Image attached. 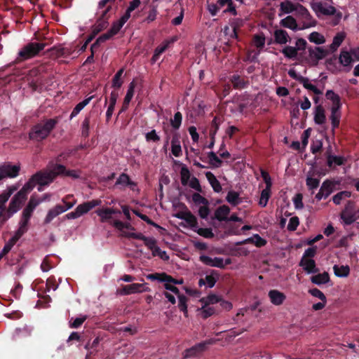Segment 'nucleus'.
I'll use <instances>...</instances> for the list:
<instances>
[{
	"label": "nucleus",
	"instance_id": "774afa93",
	"mask_svg": "<svg viewBox=\"0 0 359 359\" xmlns=\"http://www.w3.org/2000/svg\"><path fill=\"white\" fill-rule=\"evenodd\" d=\"M337 58L335 56H332L327 59L326 61L327 68L332 72H334L337 70Z\"/></svg>",
	"mask_w": 359,
	"mask_h": 359
},
{
	"label": "nucleus",
	"instance_id": "393cba45",
	"mask_svg": "<svg viewBox=\"0 0 359 359\" xmlns=\"http://www.w3.org/2000/svg\"><path fill=\"white\" fill-rule=\"evenodd\" d=\"M205 177L208 179L211 187H212L214 191L219 193L222 191V188L220 182L218 181V180L214 175V174L212 173L211 172H207L205 173Z\"/></svg>",
	"mask_w": 359,
	"mask_h": 359
},
{
	"label": "nucleus",
	"instance_id": "39448f33",
	"mask_svg": "<svg viewBox=\"0 0 359 359\" xmlns=\"http://www.w3.org/2000/svg\"><path fill=\"white\" fill-rule=\"evenodd\" d=\"M18 189L16 185L8 187L0 194V224H4L8 219H6L7 215V210L6 203L8 201L11 196Z\"/></svg>",
	"mask_w": 359,
	"mask_h": 359
},
{
	"label": "nucleus",
	"instance_id": "4be33fe9",
	"mask_svg": "<svg viewBox=\"0 0 359 359\" xmlns=\"http://www.w3.org/2000/svg\"><path fill=\"white\" fill-rule=\"evenodd\" d=\"M275 42L278 44H285L290 40L287 32L284 29H277L274 32Z\"/></svg>",
	"mask_w": 359,
	"mask_h": 359
},
{
	"label": "nucleus",
	"instance_id": "13d9d810",
	"mask_svg": "<svg viewBox=\"0 0 359 359\" xmlns=\"http://www.w3.org/2000/svg\"><path fill=\"white\" fill-rule=\"evenodd\" d=\"M281 52L286 57L290 59L295 58L297 55V49L292 46H286Z\"/></svg>",
	"mask_w": 359,
	"mask_h": 359
},
{
	"label": "nucleus",
	"instance_id": "c756f323",
	"mask_svg": "<svg viewBox=\"0 0 359 359\" xmlns=\"http://www.w3.org/2000/svg\"><path fill=\"white\" fill-rule=\"evenodd\" d=\"M111 212L110 208H99L95 210V213L100 217V222L102 223L109 222L112 218Z\"/></svg>",
	"mask_w": 359,
	"mask_h": 359
},
{
	"label": "nucleus",
	"instance_id": "5701e85b",
	"mask_svg": "<svg viewBox=\"0 0 359 359\" xmlns=\"http://www.w3.org/2000/svg\"><path fill=\"white\" fill-rule=\"evenodd\" d=\"M230 81L231 82L233 87L236 89H243L246 88L248 85V81H245L238 74H233L231 76Z\"/></svg>",
	"mask_w": 359,
	"mask_h": 359
},
{
	"label": "nucleus",
	"instance_id": "5fc2aeb1",
	"mask_svg": "<svg viewBox=\"0 0 359 359\" xmlns=\"http://www.w3.org/2000/svg\"><path fill=\"white\" fill-rule=\"evenodd\" d=\"M134 184L129 176L126 173H121L116 182V185L128 186Z\"/></svg>",
	"mask_w": 359,
	"mask_h": 359
},
{
	"label": "nucleus",
	"instance_id": "a878e982",
	"mask_svg": "<svg viewBox=\"0 0 359 359\" xmlns=\"http://www.w3.org/2000/svg\"><path fill=\"white\" fill-rule=\"evenodd\" d=\"M346 161V159L343 156H338L329 154L327 158V164L329 168H332L335 165H344Z\"/></svg>",
	"mask_w": 359,
	"mask_h": 359
},
{
	"label": "nucleus",
	"instance_id": "473e14b6",
	"mask_svg": "<svg viewBox=\"0 0 359 359\" xmlns=\"http://www.w3.org/2000/svg\"><path fill=\"white\" fill-rule=\"evenodd\" d=\"M93 96H90L89 97L86 98L82 102L78 103L75 107L73 109L71 114H70V118H73L74 117L76 116L79 112L87 105L89 104L90 100H92Z\"/></svg>",
	"mask_w": 359,
	"mask_h": 359
},
{
	"label": "nucleus",
	"instance_id": "a18cd8bd",
	"mask_svg": "<svg viewBox=\"0 0 359 359\" xmlns=\"http://www.w3.org/2000/svg\"><path fill=\"white\" fill-rule=\"evenodd\" d=\"M326 98L332 102V106H341L339 96L332 90H329L325 94Z\"/></svg>",
	"mask_w": 359,
	"mask_h": 359
},
{
	"label": "nucleus",
	"instance_id": "052dcab7",
	"mask_svg": "<svg viewBox=\"0 0 359 359\" xmlns=\"http://www.w3.org/2000/svg\"><path fill=\"white\" fill-rule=\"evenodd\" d=\"M330 282V276L327 272L316 274V285L325 284Z\"/></svg>",
	"mask_w": 359,
	"mask_h": 359
},
{
	"label": "nucleus",
	"instance_id": "c9c22d12",
	"mask_svg": "<svg viewBox=\"0 0 359 359\" xmlns=\"http://www.w3.org/2000/svg\"><path fill=\"white\" fill-rule=\"evenodd\" d=\"M209 164L212 168H219L222 164V161L216 155L214 151L208 153Z\"/></svg>",
	"mask_w": 359,
	"mask_h": 359
},
{
	"label": "nucleus",
	"instance_id": "dca6fc26",
	"mask_svg": "<svg viewBox=\"0 0 359 359\" xmlns=\"http://www.w3.org/2000/svg\"><path fill=\"white\" fill-rule=\"evenodd\" d=\"M65 212L62 205L57 204L54 208L50 209L44 219V224H49L50 222L59 215Z\"/></svg>",
	"mask_w": 359,
	"mask_h": 359
},
{
	"label": "nucleus",
	"instance_id": "69168bd1",
	"mask_svg": "<svg viewBox=\"0 0 359 359\" xmlns=\"http://www.w3.org/2000/svg\"><path fill=\"white\" fill-rule=\"evenodd\" d=\"M299 224V220L298 217L294 216L290 219L289 223L287 224V229L288 231H295L297 226Z\"/></svg>",
	"mask_w": 359,
	"mask_h": 359
},
{
	"label": "nucleus",
	"instance_id": "09e8293b",
	"mask_svg": "<svg viewBox=\"0 0 359 359\" xmlns=\"http://www.w3.org/2000/svg\"><path fill=\"white\" fill-rule=\"evenodd\" d=\"M124 72V69H120L114 76L112 79V87L116 88H120L123 84V81L121 80L122 74Z\"/></svg>",
	"mask_w": 359,
	"mask_h": 359
},
{
	"label": "nucleus",
	"instance_id": "1a4fd4ad",
	"mask_svg": "<svg viewBox=\"0 0 359 359\" xmlns=\"http://www.w3.org/2000/svg\"><path fill=\"white\" fill-rule=\"evenodd\" d=\"M20 168L17 165H11L10 163H4L0 165V180L9 177L14 178L19 175Z\"/></svg>",
	"mask_w": 359,
	"mask_h": 359
},
{
	"label": "nucleus",
	"instance_id": "b1692460",
	"mask_svg": "<svg viewBox=\"0 0 359 359\" xmlns=\"http://www.w3.org/2000/svg\"><path fill=\"white\" fill-rule=\"evenodd\" d=\"M334 273L336 276L339 278H346L350 273V267L348 265H337L333 266Z\"/></svg>",
	"mask_w": 359,
	"mask_h": 359
},
{
	"label": "nucleus",
	"instance_id": "72a5a7b5",
	"mask_svg": "<svg viewBox=\"0 0 359 359\" xmlns=\"http://www.w3.org/2000/svg\"><path fill=\"white\" fill-rule=\"evenodd\" d=\"M128 20L122 15L119 20H116L112 23L111 27L109 30L115 36L118 33L123 25Z\"/></svg>",
	"mask_w": 359,
	"mask_h": 359
},
{
	"label": "nucleus",
	"instance_id": "e433bc0d",
	"mask_svg": "<svg viewBox=\"0 0 359 359\" xmlns=\"http://www.w3.org/2000/svg\"><path fill=\"white\" fill-rule=\"evenodd\" d=\"M108 25V20L97 18L95 24L92 27V30L94 31L95 34H98L105 29Z\"/></svg>",
	"mask_w": 359,
	"mask_h": 359
},
{
	"label": "nucleus",
	"instance_id": "864d4df0",
	"mask_svg": "<svg viewBox=\"0 0 359 359\" xmlns=\"http://www.w3.org/2000/svg\"><path fill=\"white\" fill-rule=\"evenodd\" d=\"M314 164H311V170L309 172V175L306 178V185L311 194L314 193V172H312Z\"/></svg>",
	"mask_w": 359,
	"mask_h": 359
},
{
	"label": "nucleus",
	"instance_id": "c03bdc74",
	"mask_svg": "<svg viewBox=\"0 0 359 359\" xmlns=\"http://www.w3.org/2000/svg\"><path fill=\"white\" fill-rule=\"evenodd\" d=\"M184 221L189 224V226L194 231L198 228V221L196 217L189 211L187 212L186 217Z\"/></svg>",
	"mask_w": 359,
	"mask_h": 359
},
{
	"label": "nucleus",
	"instance_id": "2f4dec72",
	"mask_svg": "<svg viewBox=\"0 0 359 359\" xmlns=\"http://www.w3.org/2000/svg\"><path fill=\"white\" fill-rule=\"evenodd\" d=\"M114 35L108 30L106 33L100 35L96 41L91 45L90 49H97L101 43L105 42L107 40L111 39Z\"/></svg>",
	"mask_w": 359,
	"mask_h": 359
},
{
	"label": "nucleus",
	"instance_id": "f8f14e48",
	"mask_svg": "<svg viewBox=\"0 0 359 359\" xmlns=\"http://www.w3.org/2000/svg\"><path fill=\"white\" fill-rule=\"evenodd\" d=\"M147 278L151 280H158L159 282H168L175 285H180L183 283V279H175L171 276L168 275L166 273H150L147 276Z\"/></svg>",
	"mask_w": 359,
	"mask_h": 359
},
{
	"label": "nucleus",
	"instance_id": "6e6d98bb",
	"mask_svg": "<svg viewBox=\"0 0 359 359\" xmlns=\"http://www.w3.org/2000/svg\"><path fill=\"white\" fill-rule=\"evenodd\" d=\"M351 193L348 191H342L337 193L332 197V201L336 205L340 204L341 201L346 198H349Z\"/></svg>",
	"mask_w": 359,
	"mask_h": 359
},
{
	"label": "nucleus",
	"instance_id": "f03ea898",
	"mask_svg": "<svg viewBox=\"0 0 359 359\" xmlns=\"http://www.w3.org/2000/svg\"><path fill=\"white\" fill-rule=\"evenodd\" d=\"M58 123V118L46 119L44 122L33 126L29 133V138L35 142H41L50 135Z\"/></svg>",
	"mask_w": 359,
	"mask_h": 359
},
{
	"label": "nucleus",
	"instance_id": "4c0bfd02",
	"mask_svg": "<svg viewBox=\"0 0 359 359\" xmlns=\"http://www.w3.org/2000/svg\"><path fill=\"white\" fill-rule=\"evenodd\" d=\"M87 318L88 316L86 315H81L79 317L74 319L72 318L69 322V326L70 328L77 329L82 325Z\"/></svg>",
	"mask_w": 359,
	"mask_h": 359
},
{
	"label": "nucleus",
	"instance_id": "f3484780",
	"mask_svg": "<svg viewBox=\"0 0 359 359\" xmlns=\"http://www.w3.org/2000/svg\"><path fill=\"white\" fill-rule=\"evenodd\" d=\"M210 342L204 341L201 342L195 346H192L191 348L186 350V355L185 357H193L196 355L197 354L203 352L205 351L207 344H209Z\"/></svg>",
	"mask_w": 359,
	"mask_h": 359
},
{
	"label": "nucleus",
	"instance_id": "cd10ccee",
	"mask_svg": "<svg viewBox=\"0 0 359 359\" xmlns=\"http://www.w3.org/2000/svg\"><path fill=\"white\" fill-rule=\"evenodd\" d=\"M36 183L32 180V177L26 182L22 188L18 192V196H22L24 198L27 199V194L34 189Z\"/></svg>",
	"mask_w": 359,
	"mask_h": 359
},
{
	"label": "nucleus",
	"instance_id": "0e129e2a",
	"mask_svg": "<svg viewBox=\"0 0 359 359\" xmlns=\"http://www.w3.org/2000/svg\"><path fill=\"white\" fill-rule=\"evenodd\" d=\"M56 51V56L57 57H66L70 55L71 51L69 48L65 47H54L53 48Z\"/></svg>",
	"mask_w": 359,
	"mask_h": 359
},
{
	"label": "nucleus",
	"instance_id": "aec40b11",
	"mask_svg": "<svg viewBox=\"0 0 359 359\" xmlns=\"http://www.w3.org/2000/svg\"><path fill=\"white\" fill-rule=\"evenodd\" d=\"M230 213V208L229 206L226 205H223L219 206L215 212V218L219 221H227L228 220V215Z\"/></svg>",
	"mask_w": 359,
	"mask_h": 359
},
{
	"label": "nucleus",
	"instance_id": "e2e57ef3",
	"mask_svg": "<svg viewBox=\"0 0 359 359\" xmlns=\"http://www.w3.org/2000/svg\"><path fill=\"white\" fill-rule=\"evenodd\" d=\"M78 214H79V217L83 215L85 213H87L88 211L91 210L90 204L88 202L83 203L82 204L79 205L76 208Z\"/></svg>",
	"mask_w": 359,
	"mask_h": 359
},
{
	"label": "nucleus",
	"instance_id": "4468645a",
	"mask_svg": "<svg viewBox=\"0 0 359 359\" xmlns=\"http://www.w3.org/2000/svg\"><path fill=\"white\" fill-rule=\"evenodd\" d=\"M268 296L270 302L276 306L283 304L286 299L285 294L278 290H271L268 293Z\"/></svg>",
	"mask_w": 359,
	"mask_h": 359
},
{
	"label": "nucleus",
	"instance_id": "c85d7f7f",
	"mask_svg": "<svg viewBox=\"0 0 359 359\" xmlns=\"http://www.w3.org/2000/svg\"><path fill=\"white\" fill-rule=\"evenodd\" d=\"M353 62L352 55L348 51L342 50L339 57V62L344 67H350Z\"/></svg>",
	"mask_w": 359,
	"mask_h": 359
},
{
	"label": "nucleus",
	"instance_id": "20e7f679",
	"mask_svg": "<svg viewBox=\"0 0 359 359\" xmlns=\"http://www.w3.org/2000/svg\"><path fill=\"white\" fill-rule=\"evenodd\" d=\"M46 43L43 42H29L24 45L18 51L13 65L20 64L25 61L37 57L44 50Z\"/></svg>",
	"mask_w": 359,
	"mask_h": 359
},
{
	"label": "nucleus",
	"instance_id": "2eb2a0df",
	"mask_svg": "<svg viewBox=\"0 0 359 359\" xmlns=\"http://www.w3.org/2000/svg\"><path fill=\"white\" fill-rule=\"evenodd\" d=\"M248 243L254 244L257 248H261L266 244V241L262 238L259 234H254L253 236L238 242L236 245H245Z\"/></svg>",
	"mask_w": 359,
	"mask_h": 359
},
{
	"label": "nucleus",
	"instance_id": "412c9836",
	"mask_svg": "<svg viewBox=\"0 0 359 359\" xmlns=\"http://www.w3.org/2000/svg\"><path fill=\"white\" fill-rule=\"evenodd\" d=\"M340 108L341 106H332L331 107L330 119L333 128H337L339 126L341 117Z\"/></svg>",
	"mask_w": 359,
	"mask_h": 359
},
{
	"label": "nucleus",
	"instance_id": "bf43d9fd",
	"mask_svg": "<svg viewBox=\"0 0 359 359\" xmlns=\"http://www.w3.org/2000/svg\"><path fill=\"white\" fill-rule=\"evenodd\" d=\"M194 231L205 238H212L215 236L210 228H197Z\"/></svg>",
	"mask_w": 359,
	"mask_h": 359
},
{
	"label": "nucleus",
	"instance_id": "f257e3e1",
	"mask_svg": "<svg viewBox=\"0 0 359 359\" xmlns=\"http://www.w3.org/2000/svg\"><path fill=\"white\" fill-rule=\"evenodd\" d=\"M64 170H65V165L50 161L46 169L38 171L32 176V180H34L37 185L48 186Z\"/></svg>",
	"mask_w": 359,
	"mask_h": 359
},
{
	"label": "nucleus",
	"instance_id": "79ce46f5",
	"mask_svg": "<svg viewBox=\"0 0 359 359\" xmlns=\"http://www.w3.org/2000/svg\"><path fill=\"white\" fill-rule=\"evenodd\" d=\"M316 298H318L322 302L316 303V311L321 310L323 309L326 304V297L320 290L316 288Z\"/></svg>",
	"mask_w": 359,
	"mask_h": 359
},
{
	"label": "nucleus",
	"instance_id": "0eeeda50",
	"mask_svg": "<svg viewBox=\"0 0 359 359\" xmlns=\"http://www.w3.org/2000/svg\"><path fill=\"white\" fill-rule=\"evenodd\" d=\"M199 260L207 266L217 267L219 269H224L226 266L231 264V259L230 258H227L224 260L222 257H216L212 258L207 255L200 256Z\"/></svg>",
	"mask_w": 359,
	"mask_h": 359
},
{
	"label": "nucleus",
	"instance_id": "6e6552de",
	"mask_svg": "<svg viewBox=\"0 0 359 359\" xmlns=\"http://www.w3.org/2000/svg\"><path fill=\"white\" fill-rule=\"evenodd\" d=\"M298 8H299V11L302 13V15L303 16H309L310 15L308 11L304 8L302 5L300 4H293L291 1H285L283 2H281L280 4V13L278 14L279 16H281L283 14H288L291 13L294 11H297Z\"/></svg>",
	"mask_w": 359,
	"mask_h": 359
},
{
	"label": "nucleus",
	"instance_id": "ea45409f",
	"mask_svg": "<svg viewBox=\"0 0 359 359\" xmlns=\"http://www.w3.org/2000/svg\"><path fill=\"white\" fill-rule=\"evenodd\" d=\"M219 274L217 271L212 270L210 275L205 276V282L208 287L212 288L215 286L217 279L219 278Z\"/></svg>",
	"mask_w": 359,
	"mask_h": 359
},
{
	"label": "nucleus",
	"instance_id": "a211bd4d",
	"mask_svg": "<svg viewBox=\"0 0 359 359\" xmlns=\"http://www.w3.org/2000/svg\"><path fill=\"white\" fill-rule=\"evenodd\" d=\"M135 86H136V84L134 81H133L132 82L130 83L127 93L123 100L121 111H124L128 108L129 104L134 95V90H135Z\"/></svg>",
	"mask_w": 359,
	"mask_h": 359
},
{
	"label": "nucleus",
	"instance_id": "7ed1b4c3",
	"mask_svg": "<svg viewBox=\"0 0 359 359\" xmlns=\"http://www.w3.org/2000/svg\"><path fill=\"white\" fill-rule=\"evenodd\" d=\"M332 4L333 0L316 1V15L319 18L333 16L330 24L336 26L339 24L342 18V13L337 11Z\"/></svg>",
	"mask_w": 359,
	"mask_h": 359
},
{
	"label": "nucleus",
	"instance_id": "7c9ffc66",
	"mask_svg": "<svg viewBox=\"0 0 359 359\" xmlns=\"http://www.w3.org/2000/svg\"><path fill=\"white\" fill-rule=\"evenodd\" d=\"M177 40L178 37L177 36H174L169 39L165 40L161 43V44L156 48L155 51L161 55L167 50L170 44L174 43Z\"/></svg>",
	"mask_w": 359,
	"mask_h": 359
},
{
	"label": "nucleus",
	"instance_id": "bb28decb",
	"mask_svg": "<svg viewBox=\"0 0 359 359\" xmlns=\"http://www.w3.org/2000/svg\"><path fill=\"white\" fill-rule=\"evenodd\" d=\"M226 201L232 206H236L242 203V199L238 192L231 190L227 193Z\"/></svg>",
	"mask_w": 359,
	"mask_h": 359
},
{
	"label": "nucleus",
	"instance_id": "9b49d317",
	"mask_svg": "<svg viewBox=\"0 0 359 359\" xmlns=\"http://www.w3.org/2000/svg\"><path fill=\"white\" fill-rule=\"evenodd\" d=\"M146 291H148V287H146V284L132 283L130 285H123L118 291V293L121 295H128Z\"/></svg>",
	"mask_w": 359,
	"mask_h": 359
},
{
	"label": "nucleus",
	"instance_id": "338daca9",
	"mask_svg": "<svg viewBox=\"0 0 359 359\" xmlns=\"http://www.w3.org/2000/svg\"><path fill=\"white\" fill-rule=\"evenodd\" d=\"M260 172H261V176L263 178V180L266 184V188L271 189L272 182H271V178L269 172L263 169H261Z\"/></svg>",
	"mask_w": 359,
	"mask_h": 359
},
{
	"label": "nucleus",
	"instance_id": "a19ab883",
	"mask_svg": "<svg viewBox=\"0 0 359 359\" xmlns=\"http://www.w3.org/2000/svg\"><path fill=\"white\" fill-rule=\"evenodd\" d=\"M141 4L140 0H133L130 2L128 7L127 8L125 13L123 15L127 20L131 16V13L137 8Z\"/></svg>",
	"mask_w": 359,
	"mask_h": 359
},
{
	"label": "nucleus",
	"instance_id": "de8ad7c7",
	"mask_svg": "<svg viewBox=\"0 0 359 359\" xmlns=\"http://www.w3.org/2000/svg\"><path fill=\"white\" fill-rule=\"evenodd\" d=\"M266 38L263 33L255 34L253 36V41L255 46L259 50L262 49L265 45Z\"/></svg>",
	"mask_w": 359,
	"mask_h": 359
},
{
	"label": "nucleus",
	"instance_id": "680f3d73",
	"mask_svg": "<svg viewBox=\"0 0 359 359\" xmlns=\"http://www.w3.org/2000/svg\"><path fill=\"white\" fill-rule=\"evenodd\" d=\"M330 53V50L325 47H316V61L324 58Z\"/></svg>",
	"mask_w": 359,
	"mask_h": 359
},
{
	"label": "nucleus",
	"instance_id": "603ef678",
	"mask_svg": "<svg viewBox=\"0 0 359 359\" xmlns=\"http://www.w3.org/2000/svg\"><path fill=\"white\" fill-rule=\"evenodd\" d=\"M250 359H271V355L265 351H257L252 353Z\"/></svg>",
	"mask_w": 359,
	"mask_h": 359
},
{
	"label": "nucleus",
	"instance_id": "f704fd0d",
	"mask_svg": "<svg viewBox=\"0 0 359 359\" xmlns=\"http://www.w3.org/2000/svg\"><path fill=\"white\" fill-rule=\"evenodd\" d=\"M326 121L325 110L320 105L316 106V124H323Z\"/></svg>",
	"mask_w": 359,
	"mask_h": 359
},
{
	"label": "nucleus",
	"instance_id": "9d476101",
	"mask_svg": "<svg viewBox=\"0 0 359 359\" xmlns=\"http://www.w3.org/2000/svg\"><path fill=\"white\" fill-rule=\"evenodd\" d=\"M26 201L22 196H18L17 193L11 199L7 210V215L6 219L11 218L13 214L17 212L21 208L23 203Z\"/></svg>",
	"mask_w": 359,
	"mask_h": 359
},
{
	"label": "nucleus",
	"instance_id": "3c124183",
	"mask_svg": "<svg viewBox=\"0 0 359 359\" xmlns=\"http://www.w3.org/2000/svg\"><path fill=\"white\" fill-rule=\"evenodd\" d=\"M182 114L177 111L175 114L173 118L170 119V125L175 130H178L182 124Z\"/></svg>",
	"mask_w": 359,
	"mask_h": 359
},
{
	"label": "nucleus",
	"instance_id": "49530a36",
	"mask_svg": "<svg viewBox=\"0 0 359 359\" xmlns=\"http://www.w3.org/2000/svg\"><path fill=\"white\" fill-rule=\"evenodd\" d=\"M180 177L182 184L186 186L191 177V173L189 170L186 165H183L180 170Z\"/></svg>",
	"mask_w": 359,
	"mask_h": 359
},
{
	"label": "nucleus",
	"instance_id": "ddd939ff",
	"mask_svg": "<svg viewBox=\"0 0 359 359\" xmlns=\"http://www.w3.org/2000/svg\"><path fill=\"white\" fill-rule=\"evenodd\" d=\"M334 184L329 180L325 181L318 193L316 194V198L320 200L322 198H327L333 191Z\"/></svg>",
	"mask_w": 359,
	"mask_h": 359
},
{
	"label": "nucleus",
	"instance_id": "8fccbe9b",
	"mask_svg": "<svg viewBox=\"0 0 359 359\" xmlns=\"http://www.w3.org/2000/svg\"><path fill=\"white\" fill-rule=\"evenodd\" d=\"M178 307L181 311H182L185 316H187L188 311H187V297L184 294H179L178 296Z\"/></svg>",
	"mask_w": 359,
	"mask_h": 359
},
{
	"label": "nucleus",
	"instance_id": "58836bf2",
	"mask_svg": "<svg viewBox=\"0 0 359 359\" xmlns=\"http://www.w3.org/2000/svg\"><path fill=\"white\" fill-rule=\"evenodd\" d=\"M341 218L346 225H350L355 221V213L353 212L343 211Z\"/></svg>",
	"mask_w": 359,
	"mask_h": 359
},
{
	"label": "nucleus",
	"instance_id": "4d7b16f0",
	"mask_svg": "<svg viewBox=\"0 0 359 359\" xmlns=\"http://www.w3.org/2000/svg\"><path fill=\"white\" fill-rule=\"evenodd\" d=\"M90 123V116H86L81 125V135L84 138L89 136Z\"/></svg>",
	"mask_w": 359,
	"mask_h": 359
},
{
	"label": "nucleus",
	"instance_id": "6ab92c4d",
	"mask_svg": "<svg viewBox=\"0 0 359 359\" xmlns=\"http://www.w3.org/2000/svg\"><path fill=\"white\" fill-rule=\"evenodd\" d=\"M280 25L286 28L292 29V30H297V29H304L303 27H299L296 20L291 15H288L286 18H283L280 21ZM308 26H305V27H307Z\"/></svg>",
	"mask_w": 359,
	"mask_h": 359
},
{
	"label": "nucleus",
	"instance_id": "423d86ee",
	"mask_svg": "<svg viewBox=\"0 0 359 359\" xmlns=\"http://www.w3.org/2000/svg\"><path fill=\"white\" fill-rule=\"evenodd\" d=\"M314 247L309 248L304 253L299 266L308 273H314Z\"/></svg>",
	"mask_w": 359,
	"mask_h": 359
},
{
	"label": "nucleus",
	"instance_id": "37998d69",
	"mask_svg": "<svg viewBox=\"0 0 359 359\" xmlns=\"http://www.w3.org/2000/svg\"><path fill=\"white\" fill-rule=\"evenodd\" d=\"M271 196V189H264L261 192L259 204L262 207H266Z\"/></svg>",
	"mask_w": 359,
	"mask_h": 359
}]
</instances>
